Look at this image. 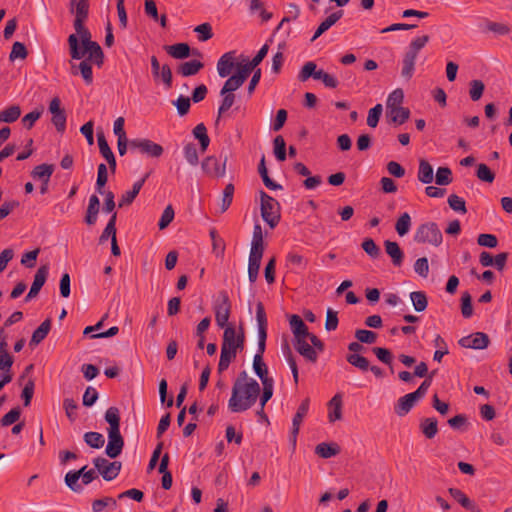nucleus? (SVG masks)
Here are the masks:
<instances>
[{
	"label": "nucleus",
	"mask_w": 512,
	"mask_h": 512,
	"mask_svg": "<svg viewBox=\"0 0 512 512\" xmlns=\"http://www.w3.org/2000/svg\"><path fill=\"white\" fill-rule=\"evenodd\" d=\"M260 391L259 383L249 377L245 370L241 371L233 383L228 408L233 413L250 409L256 403Z\"/></svg>",
	"instance_id": "nucleus-1"
},
{
	"label": "nucleus",
	"mask_w": 512,
	"mask_h": 512,
	"mask_svg": "<svg viewBox=\"0 0 512 512\" xmlns=\"http://www.w3.org/2000/svg\"><path fill=\"white\" fill-rule=\"evenodd\" d=\"M105 421L109 424L108 444L105 453L108 457L117 458L124 447V439L120 433V410L115 406L109 407L104 415Z\"/></svg>",
	"instance_id": "nucleus-2"
},
{
	"label": "nucleus",
	"mask_w": 512,
	"mask_h": 512,
	"mask_svg": "<svg viewBox=\"0 0 512 512\" xmlns=\"http://www.w3.org/2000/svg\"><path fill=\"white\" fill-rule=\"evenodd\" d=\"M69 52L72 59L80 60L85 54H88V59L92 63L100 67L104 61V54L100 45L93 41L84 48H80L78 38L76 35L71 34L68 37Z\"/></svg>",
	"instance_id": "nucleus-3"
},
{
	"label": "nucleus",
	"mask_w": 512,
	"mask_h": 512,
	"mask_svg": "<svg viewBox=\"0 0 512 512\" xmlns=\"http://www.w3.org/2000/svg\"><path fill=\"white\" fill-rule=\"evenodd\" d=\"M429 41V35H422L414 38L410 42L408 49L404 53L402 59L401 76L405 80L409 81L413 77L418 54Z\"/></svg>",
	"instance_id": "nucleus-4"
},
{
	"label": "nucleus",
	"mask_w": 512,
	"mask_h": 512,
	"mask_svg": "<svg viewBox=\"0 0 512 512\" xmlns=\"http://www.w3.org/2000/svg\"><path fill=\"white\" fill-rule=\"evenodd\" d=\"M260 200L261 217L273 229L281 218L279 203L263 190L260 191Z\"/></svg>",
	"instance_id": "nucleus-5"
},
{
	"label": "nucleus",
	"mask_w": 512,
	"mask_h": 512,
	"mask_svg": "<svg viewBox=\"0 0 512 512\" xmlns=\"http://www.w3.org/2000/svg\"><path fill=\"white\" fill-rule=\"evenodd\" d=\"M414 241L417 243H428L433 246L441 245L443 241V235L438 225L435 222H426L417 228Z\"/></svg>",
	"instance_id": "nucleus-6"
},
{
	"label": "nucleus",
	"mask_w": 512,
	"mask_h": 512,
	"mask_svg": "<svg viewBox=\"0 0 512 512\" xmlns=\"http://www.w3.org/2000/svg\"><path fill=\"white\" fill-rule=\"evenodd\" d=\"M231 302L226 291L219 292L218 298L214 303L215 321L220 328H226L231 315Z\"/></svg>",
	"instance_id": "nucleus-7"
},
{
	"label": "nucleus",
	"mask_w": 512,
	"mask_h": 512,
	"mask_svg": "<svg viewBox=\"0 0 512 512\" xmlns=\"http://www.w3.org/2000/svg\"><path fill=\"white\" fill-rule=\"evenodd\" d=\"M244 344L245 334L242 327H240L239 333L236 332L234 326H227L224 329L221 347L238 353L244 349Z\"/></svg>",
	"instance_id": "nucleus-8"
},
{
	"label": "nucleus",
	"mask_w": 512,
	"mask_h": 512,
	"mask_svg": "<svg viewBox=\"0 0 512 512\" xmlns=\"http://www.w3.org/2000/svg\"><path fill=\"white\" fill-rule=\"evenodd\" d=\"M93 464L99 474L106 481H112L115 479L122 468V463L119 461L110 462L104 457H96L93 459Z\"/></svg>",
	"instance_id": "nucleus-9"
},
{
	"label": "nucleus",
	"mask_w": 512,
	"mask_h": 512,
	"mask_svg": "<svg viewBox=\"0 0 512 512\" xmlns=\"http://www.w3.org/2000/svg\"><path fill=\"white\" fill-rule=\"evenodd\" d=\"M129 145L130 149L137 150L141 154L152 158H159L164 152V149L160 144L146 138L133 139L129 142Z\"/></svg>",
	"instance_id": "nucleus-10"
},
{
	"label": "nucleus",
	"mask_w": 512,
	"mask_h": 512,
	"mask_svg": "<svg viewBox=\"0 0 512 512\" xmlns=\"http://www.w3.org/2000/svg\"><path fill=\"white\" fill-rule=\"evenodd\" d=\"M228 161V155L225 154L223 162L215 156H208L202 161V169L210 177L221 178L226 174V164Z\"/></svg>",
	"instance_id": "nucleus-11"
},
{
	"label": "nucleus",
	"mask_w": 512,
	"mask_h": 512,
	"mask_svg": "<svg viewBox=\"0 0 512 512\" xmlns=\"http://www.w3.org/2000/svg\"><path fill=\"white\" fill-rule=\"evenodd\" d=\"M49 112L52 114L51 122L59 133H64L66 129V113L61 108V100L54 97L49 104Z\"/></svg>",
	"instance_id": "nucleus-12"
},
{
	"label": "nucleus",
	"mask_w": 512,
	"mask_h": 512,
	"mask_svg": "<svg viewBox=\"0 0 512 512\" xmlns=\"http://www.w3.org/2000/svg\"><path fill=\"white\" fill-rule=\"evenodd\" d=\"M458 343L463 348L482 350L489 346L490 339L486 333L476 332L469 336L462 337Z\"/></svg>",
	"instance_id": "nucleus-13"
},
{
	"label": "nucleus",
	"mask_w": 512,
	"mask_h": 512,
	"mask_svg": "<svg viewBox=\"0 0 512 512\" xmlns=\"http://www.w3.org/2000/svg\"><path fill=\"white\" fill-rule=\"evenodd\" d=\"M48 274H49V266L48 265H42L38 268V270L36 271V273L34 275V280L30 287V290L25 297L26 302L35 298L39 294L41 288L43 287V285L45 284V282L47 280Z\"/></svg>",
	"instance_id": "nucleus-14"
},
{
	"label": "nucleus",
	"mask_w": 512,
	"mask_h": 512,
	"mask_svg": "<svg viewBox=\"0 0 512 512\" xmlns=\"http://www.w3.org/2000/svg\"><path fill=\"white\" fill-rule=\"evenodd\" d=\"M309 404H310L309 398H305L299 405L297 412L293 417L292 430H291V436H290V441H291L293 447L296 446V441H297V436L299 433L300 425L309 410Z\"/></svg>",
	"instance_id": "nucleus-15"
},
{
	"label": "nucleus",
	"mask_w": 512,
	"mask_h": 512,
	"mask_svg": "<svg viewBox=\"0 0 512 512\" xmlns=\"http://www.w3.org/2000/svg\"><path fill=\"white\" fill-rule=\"evenodd\" d=\"M97 141H98L99 151H100L101 155L106 159L112 173H115L116 159H115L114 153L112 152L111 148L108 145V142H107L103 132L97 134Z\"/></svg>",
	"instance_id": "nucleus-16"
},
{
	"label": "nucleus",
	"mask_w": 512,
	"mask_h": 512,
	"mask_svg": "<svg viewBox=\"0 0 512 512\" xmlns=\"http://www.w3.org/2000/svg\"><path fill=\"white\" fill-rule=\"evenodd\" d=\"M235 66V52L230 51L223 54L217 62V71L220 77H227L230 75Z\"/></svg>",
	"instance_id": "nucleus-17"
},
{
	"label": "nucleus",
	"mask_w": 512,
	"mask_h": 512,
	"mask_svg": "<svg viewBox=\"0 0 512 512\" xmlns=\"http://www.w3.org/2000/svg\"><path fill=\"white\" fill-rule=\"evenodd\" d=\"M307 338L295 340V350L310 362H316L318 358L317 351L307 342Z\"/></svg>",
	"instance_id": "nucleus-18"
},
{
	"label": "nucleus",
	"mask_w": 512,
	"mask_h": 512,
	"mask_svg": "<svg viewBox=\"0 0 512 512\" xmlns=\"http://www.w3.org/2000/svg\"><path fill=\"white\" fill-rule=\"evenodd\" d=\"M420 398L415 392L408 393L403 397L399 398L395 406V413L399 416L406 415L414 406L415 402Z\"/></svg>",
	"instance_id": "nucleus-19"
},
{
	"label": "nucleus",
	"mask_w": 512,
	"mask_h": 512,
	"mask_svg": "<svg viewBox=\"0 0 512 512\" xmlns=\"http://www.w3.org/2000/svg\"><path fill=\"white\" fill-rule=\"evenodd\" d=\"M150 176V173H146L145 176L136 181L134 184H133V187H132V190L130 191H126L120 198L119 200V207H123V206H126V205H130L134 199L136 198V196L139 194L141 188L143 187L145 181L147 180V178Z\"/></svg>",
	"instance_id": "nucleus-20"
},
{
	"label": "nucleus",
	"mask_w": 512,
	"mask_h": 512,
	"mask_svg": "<svg viewBox=\"0 0 512 512\" xmlns=\"http://www.w3.org/2000/svg\"><path fill=\"white\" fill-rule=\"evenodd\" d=\"M448 492L463 508L472 512H482L480 508L460 489L449 488Z\"/></svg>",
	"instance_id": "nucleus-21"
},
{
	"label": "nucleus",
	"mask_w": 512,
	"mask_h": 512,
	"mask_svg": "<svg viewBox=\"0 0 512 512\" xmlns=\"http://www.w3.org/2000/svg\"><path fill=\"white\" fill-rule=\"evenodd\" d=\"M384 246L386 253L391 257L393 265L396 267L401 266L404 260V253L399 244L394 241L386 240Z\"/></svg>",
	"instance_id": "nucleus-22"
},
{
	"label": "nucleus",
	"mask_w": 512,
	"mask_h": 512,
	"mask_svg": "<svg viewBox=\"0 0 512 512\" xmlns=\"http://www.w3.org/2000/svg\"><path fill=\"white\" fill-rule=\"evenodd\" d=\"M342 396L341 394L334 395L331 400L328 402V419L329 422L333 423L337 420L342 419Z\"/></svg>",
	"instance_id": "nucleus-23"
},
{
	"label": "nucleus",
	"mask_w": 512,
	"mask_h": 512,
	"mask_svg": "<svg viewBox=\"0 0 512 512\" xmlns=\"http://www.w3.org/2000/svg\"><path fill=\"white\" fill-rule=\"evenodd\" d=\"M204 67V63L199 60L193 59L190 61L182 62L177 67V73L183 77L193 76L199 73Z\"/></svg>",
	"instance_id": "nucleus-24"
},
{
	"label": "nucleus",
	"mask_w": 512,
	"mask_h": 512,
	"mask_svg": "<svg viewBox=\"0 0 512 512\" xmlns=\"http://www.w3.org/2000/svg\"><path fill=\"white\" fill-rule=\"evenodd\" d=\"M289 324L291 330L293 332L294 338H307L309 335L308 327L303 322L302 318L299 315L293 314L289 319Z\"/></svg>",
	"instance_id": "nucleus-25"
},
{
	"label": "nucleus",
	"mask_w": 512,
	"mask_h": 512,
	"mask_svg": "<svg viewBox=\"0 0 512 512\" xmlns=\"http://www.w3.org/2000/svg\"><path fill=\"white\" fill-rule=\"evenodd\" d=\"M386 115L392 123L402 125L409 119L410 110L402 106L394 107L387 109Z\"/></svg>",
	"instance_id": "nucleus-26"
},
{
	"label": "nucleus",
	"mask_w": 512,
	"mask_h": 512,
	"mask_svg": "<svg viewBox=\"0 0 512 512\" xmlns=\"http://www.w3.org/2000/svg\"><path fill=\"white\" fill-rule=\"evenodd\" d=\"M419 429L427 439H433L438 433V421L434 417L422 418Z\"/></svg>",
	"instance_id": "nucleus-27"
},
{
	"label": "nucleus",
	"mask_w": 512,
	"mask_h": 512,
	"mask_svg": "<svg viewBox=\"0 0 512 512\" xmlns=\"http://www.w3.org/2000/svg\"><path fill=\"white\" fill-rule=\"evenodd\" d=\"M343 16V10H338L330 14L321 24L318 26L315 31L311 41H315L318 37H320L324 32H326L330 27H332L341 17Z\"/></svg>",
	"instance_id": "nucleus-28"
},
{
	"label": "nucleus",
	"mask_w": 512,
	"mask_h": 512,
	"mask_svg": "<svg viewBox=\"0 0 512 512\" xmlns=\"http://www.w3.org/2000/svg\"><path fill=\"white\" fill-rule=\"evenodd\" d=\"M315 453L324 459L334 457L340 453V447L336 443L322 442L315 447Z\"/></svg>",
	"instance_id": "nucleus-29"
},
{
	"label": "nucleus",
	"mask_w": 512,
	"mask_h": 512,
	"mask_svg": "<svg viewBox=\"0 0 512 512\" xmlns=\"http://www.w3.org/2000/svg\"><path fill=\"white\" fill-rule=\"evenodd\" d=\"M50 329H51V319L47 318L33 332L30 343H29L30 346H36V345L40 344L47 337Z\"/></svg>",
	"instance_id": "nucleus-30"
},
{
	"label": "nucleus",
	"mask_w": 512,
	"mask_h": 512,
	"mask_svg": "<svg viewBox=\"0 0 512 512\" xmlns=\"http://www.w3.org/2000/svg\"><path fill=\"white\" fill-rule=\"evenodd\" d=\"M167 53L175 59H185L190 56V46L187 43H177L166 46Z\"/></svg>",
	"instance_id": "nucleus-31"
},
{
	"label": "nucleus",
	"mask_w": 512,
	"mask_h": 512,
	"mask_svg": "<svg viewBox=\"0 0 512 512\" xmlns=\"http://www.w3.org/2000/svg\"><path fill=\"white\" fill-rule=\"evenodd\" d=\"M417 177L424 184H429L433 181V167L427 160L421 159L419 161Z\"/></svg>",
	"instance_id": "nucleus-32"
},
{
	"label": "nucleus",
	"mask_w": 512,
	"mask_h": 512,
	"mask_svg": "<svg viewBox=\"0 0 512 512\" xmlns=\"http://www.w3.org/2000/svg\"><path fill=\"white\" fill-rule=\"evenodd\" d=\"M54 172L53 164H41L36 166L32 172L31 176L34 179H39L42 182H49L51 175Z\"/></svg>",
	"instance_id": "nucleus-33"
},
{
	"label": "nucleus",
	"mask_w": 512,
	"mask_h": 512,
	"mask_svg": "<svg viewBox=\"0 0 512 512\" xmlns=\"http://www.w3.org/2000/svg\"><path fill=\"white\" fill-rule=\"evenodd\" d=\"M253 370L255 374L259 377L261 382L265 380H273L272 377L268 376V368L265 362L263 361V357L259 354H255L253 358Z\"/></svg>",
	"instance_id": "nucleus-34"
},
{
	"label": "nucleus",
	"mask_w": 512,
	"mask_h": 512,
	"mask_svg": "<svg viewBox=\"0 0 512 512\" xmlns=\"http://www.w3.org/2000/svg\"><path fill=\"white\" fill-rule=\"evenodd\" d=\"M193 135L200 142L201 152H205L210 144L206 126L203 123L196 125L193 129Z\"/></svg>",
	"instance_id": "nucleus-35"
},
{
	"label": "nucleus",
	"mask_w": 512,
	"mask_h": 512,
	"mask_svg": "<svg viewBox=\"0 0 512 512\" xmlns=\"http://www.w3.org/2000/svg\"><path fill=\"white\" fill-rule=\"evenodd\" d=\"M258 172L263 180L264 185L271 190H279L282 189V186L280 184L275 183L268 175V171L265 165V157L262 156L259 166H258Z\"/></svg>",
	"instance_id": "nucleus-36"
},
{
	"label": "nucleus",
	"mask_w": 512,
	"mask_h": 512,
	"mask_svg": "<svg viewBox=\"0 0 512 512\" xmlns=\"http://www.w3.org/2000/svg\"><path fill=\"white\" fill-rule=\"evenodd\" d=\"M116 220H117V213L113 212L106 227L104 228L102 234L100 235V238H99L100 243L107 241L109 238H111V240L116 238Z\"/></svg>",
	"instance_id": "nucleus-37"
},
{
	"label": "nucleus",
	"mask_w": 512,
	"mask_h": 512,
	"mask_svg": "<svg viewBox=\"0 0 512 512\" xmlns=\"http://www.w3.org/2000/svg\"><path fill=\"white\" fill-rule=\"evenodd\" d=\"M237 352L221 347L220 360L218 363V373L228 369L230 363L236 358Z\"/></svg>",
	"instance_id": "nucleus-38"
},
{
	"label": "nucleus",
	"mask_w": 512,
	"mask_h": 512,
	"mask_svg": "<svg viewBox=\"0 0 512 512\" xmlns=\"http://www.w3.org/2000/svg\"><path fill=\"white\" fill-rule=\"evenodd\" d=\"M222 96L221 104L218 108V116L215 121V124L217 125L220 121V118L233 106L235 103V94L234 93H228L226 94H220Z\"/></svg>",
	"instance_id": "nucleus-39"
},
{
	"label": "nucleus",
	"mask_w": 512,
	"mask_h": 512,
	"mask_svg": "<svg viewBox=\"0 0 512 512\" xmlns=\"http://www.w3.org/2000/svg\"><path fill=\"white\" fill-rule=\"evenodd\" d=\"M410 299L413 304L415 311L422 312L427 308L428 300L427 296L422 291H414L410 293Z\"/></svg>",
	"instance_id": "nucleus-40"
},
{
	"label": "nucleus",
	"mask_w": 512,
	"mask_h": 512,
	"mask_svg": "<svg viewBox=\"0 0 512 512\" xmlns=\"http://www.w3.org/2000/svg\"><path fill=\"white\" fill-rule=\"evenodd\" d=\"M21 115V109L17 105L10 106L0 113V122L13 123Z\"/></svg>",
	"instance_id": "nucleus-41"
},
{
	"label": "nucleus",
	"mask_w": 512,
	"mask_h": 512,
	"mask_svg": "<svg viewBox=\"0 0 512 512\" xmlns=\"http://www.w3.org/2000/svg\"><path fill=\"white\" fill-rule=\"evenodd\" d=\"M346 360L349 364H351L352 366L360 369L361 371H368L369 370V361L366 357L360 355V354H356V353H351V354H348L346 356Z\"/></svg>",
	"instance_id": "nucleus-42"
},
{
	"label": "nucleus",
	"mask_w": 512,
	"mask_h": 512,
	"mask_svg": "<svg viewBox=\"0 0 512 512\" xmlns=\"http://www.w3.org/2000/svg\"><path fill=\"white\" fill-rule=\"evenodd\" d=\"M316 67L317 65L314 62H306L298 74V80L300 82H305L310 77H313L315 80H317L318 70H316Z\"/></svg>",
	"instance_id": "nucleus-43"
},
{
	"label": "nucleus",
	"mask_w": 512,
	"mask_h": 512,
	"mask_svg": "<svg viewBox=\"0 0 512 512\" xmlns=\"http://www.w3.org/2000/svg\"><path fill=\"white\" fill-rule=\"evenodd\" d=\"M411 227V217L407 212L400 215L395 224V230L399 236L406 235Z\"/></svg>",
	"instance_id": "nucleus-44"
},
{
	"label": "nucleus",
	"mask_w": 512,
	"mask_h": 512,
	"mask_svg": "<svg viewBox=\"0 0 512 512\" xmlns=\"http://www.w3.org/2000/svg\"><path fill=\"white\" fill-rule=\"evenodd\" d=\"M234 191H235V187L232 183H228L225 186V188L223 190L221 204H220V212L221 213L226 212L228 210V208L230 207L232 200H233Z\"/></svg>",
	"instance_id": "nucleus-45"
},
{
	"label": "nucleus",
	"mask_w": 512,
	"mask_h": 512,
	"mask_svg": "<svg viewBox=\"0 0 512 512\" xmlns=\"http://www.w3.org/2000/svg\"><path fill=\"white\" fill-rule=\"evenodd\" d=\"M83 439L88 446L95 449L101 448L105 443L103 435L98 432H86Z\"/></svg>",
	"instance_id": "nucleus-46"
},
{
	"label": "nucleus",
	"mask_w": 512,
	"mask_h": 512,
	"mask_svg": "<svg viewBox=\"0 0 512 512\" xmlns=\"http://www.w3.org/2000/svg\"><path fill=\"white\" fill-rule=\"evenodd\" d=\"M452 171L448 167H439L436 171L435 182L437 185L446 186L452 182Z\"/></svg>",
	"instance_id": "nucleus-47"
},
{
	"label": "nucleus",
	"mask_w": 512,
	"mask_h": 512,
	"mask_svg": "<svg viewBox=\"0 0 512 512\" xmlns=\"http://www.w3.org/2000/svg\"><path fill=\"white\" fill-rule=\"evenodd\" d=\"M244 84V81L239 78L236 74L230 76L224 83L220 94L233 93Z\"/></svg>",
	"instance_id": "nucleus-48"
},
{
	"label": "nucleus",
	"mask_w": 512,
	"mask_h": 512,
	"mask_svg": "<svg viewBox=\"0 0 512 512\" xmlns=\"http://www.w3.org/2000/svg\"><path fill=\"white\" fill-rule=\"evenodd\" d=\"M434 345L437 350L434 352L433 360L441 362L443 356L449 353L447 343L440 335H437L434 339Z\"/></svg>",
	"instance_id": "nucleus-49"
},
{
	"label": "nucleus",
	"mask_w": 512,
	"mask_h": 512,
	"mask_svg": "<svg viewBox=\"0 0 512 512\" xmlns=\"http://www.w3.org/2000/svg\"><path fill=\"white\" fill-rule=\"evenodd\" d=\"M485 29L486 31L492 32L496 35H507L511 31L507 24L493 21H486Z\"/></svg>",
	"instance_id": "nucleus-50"
},
{
	"label": "nucleus",
	"mask_w": 512,
	"mask_h": 512,
	"mask_svg": "<svg viewBox=\"0 0 512 512\" xmlns=\"http://www.w3.org/2000/svg\"><path fill=\"white\" fill-rule=\"evenodd\" d=\"M108 181V172H107V166L104 163H101L98 165V172H97V180H96V190L98 193L103 194L104 193V186Z\"/></svg>",
	"instance_id": "nucleus-51"
},
{
	"label": "nucleus",
	"mask_w": 512,
	"mask_h": 512,
	"mask_svg": "<svg viewBox=\"0 0 512 512\" xmlns=\"http://www.w3.org/2000/svg\"><path fill=\"white\" fill-rule=\"evenodd\" d=\"M184 157L187 162L192 166H197L199 163V157L197 148L193 143H188L184 146L183 149Z\"/></svg>",
	"instance_id": "nucleus-52"
},
{
	"label": "nucleus",
	"mask_w": 512,
	"mask_h": 512,
	"mask_svg": "<svg viewBox=\"0 0 512 512\" xmlns=\"http://www.w3.org/2000/svg\"><path fill=\"white\" fill-rule=\"evenodd\" d=\"M372 351L382 363L389 365L391 368V372H393V368L391 366L393 361V354L391 353V351L387 348L382 347H374Z\"/></svg>",
	"instance_id": "nucleus-53"
},
{
	"label": "nucleus",
	"mask_w": 512,
	"mask_h": 512,
	"mask_svg": "<svg viewBox=\"0 0 512 512\" xmlns=\"http://www.w3.org/2000/svg\"><path fill=\"white\" fill-rule=\"evenodd\" d=\"M362 249L373 259L380 256L381 250L372 238H365L361 244Z\"/></svg>",
	"instance_id": "nucleus-54"
},
{
	"label": "nucleus",
	"mask_w": 512,
	"mask_h": 512,
	"mask_svg": "<svg viewBox=\"0 0 512 512\" xmlns=\"http://www.w3.org/2000/svg\"><path fill=\"white\" fill-rule=\"evenodd\" d=\"M476 176L479 180L492 183L495 179L494 172L484 163H480L477 166Z\"/></svg>",
	"instance_id": "nucleus-55"
},
{
	"label": "nucleus",
	"mask_w": 512,
	"mask_h": 512,
	"mask_svg": "<svg viewBox=\"0 0 512 512\" xmlns=\"http://www.w3.org/2000/svg\"><path fill=\"white\" fill-rule=\"evenodd\" d=\"M273 144L275 157L281 162L284 161L286 159V144L284 138L281 135L276 136Z\"/></svg>",
	"instance_id": "nucleus-56"
},
{
	"label": "nucleus",
	"mask_w": 512,
	"mask_h": 512,
	"mask_svg": "<svg viewBox=\"0 0 512 512\" xmlns=\"http://www.w3.org/2000/svg\"><path fill=\"white\" fill-rule=\"evenodd\" d=\"M461 313L464 318H470L473 314L472 297L467 291L461 296Z\"/></svg>",
	"instance_id": "nucleus-57"
},
{
	"label": "nucleus",
	"mask_w": 512,
	"mask_h": 512,
	"mask_svg": "<svg viewBox=\"0 0 512 512\" xmlns=\"http://www.w3.org/2000/svg\"><path fill=\"white\" fill-rule=\"evenodd\" d=\"M261 383L263 385V391L260 397V405L262 406V408H264L266 403L273 396L274 380H265L264 382Z\"/></svg>",
	"instance_id": "nucleus-58"
},
{
	"label": "nucleus",
	"mask_w": 512,
	"mask_h": 512,
	"mask_svg": "<svg viewBox=\"0 0 512 512\" xmlns=\"http://www.w3.org/2000/svg\"><path fill=\"white\" fill-rule=\"evenodd\" d=\"M469 95L473 101H478L484 92L485 85L481 80H472L470 82Z\"/></svg>",
	"instance_id": "nucleus-59"
},
{
	"label": "nucleus",
	"mask_w": 512,
	"mask_h": 512,
	"mask_svg": "<svg viewBox=\"0 0 512 512\" xmlns=\"http://www.w3.org/2000/svg\"><path fill=\"white\" fill-rule=\"evenodd\" d=\"M448 204L450 208L456 212L465 214L467 212L465 200L456 194H451L448 197Z\"/></svg>",
	"instance_id": "nucleus-60"
},
{
	"label": "nucleus",
	"mask_w": 512,
	"mask_h": 512,
	"mask_svg": "<svg viewBox=\"0 0 512 512\" xmlns=\"http://www.w3.org/2000/svg\"><path fill=\"white\" fill-rule=\"evenodd\" d=\"M63 408L65 410V414L67 418L74 422L77 418L76 410L78 409V404L72 398H65L63 400Z\"/></svg>",
	"instance_id": "nucleus-61"
},
{
	"label": "nucleus",
	"mask_w": 512,
	"mask_h": 512,
	"mask_svg": "<svg viewBox=\"0 0 512 512\" xmlns=\"http://www.w3.org/2000/svg\"><path fill=\"white\" fill-rule=\"evenodd\" d=\"M80 477L78 473L74 471H69L65 475V484L73 491V492H81L83 490L82 485L78 483Z\"/></svg>",
	"instance_id": "nucleus-62"
},
{
	"label": "nucleus",
	"mask_w": 512,
	"mask_h": 512,
	"mask_svg": "<svg viewBox=\"0 0 512 512\" xmlns=\"http://www.w3.org/2000/svg\"><path fill=\"white\" fill-rule=\"evenodd\" d=\"M356 339L365 344H373L376 342L377 334L370 330L358 329L355 332Z\"/></svg>",
	"instance_id": "nucleus-63"
},
{
	"label": "nucleus",
	"mask_w": 512,
	"mask_h": 512,
	"mask_svg": "<svg viewBox=\"0 0 512 512\" xmlns=\"http://www.w3.org/2000/svg\"><path fill=\"white\" fill-rule=\"evenodd\" d=\"M382 111L383 108L381 104H377L369 110L367 117V125L369 127L375 128L378 125Z\"/></svg>",
	"instance_id": "nucleus-64"
}]
</instances>
